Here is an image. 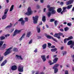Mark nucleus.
Instances as JSON below:
<instances>
[{
    "instance_id": "27",
    "label": "nucleus",
    "mask_w": 74,
    "mask_h": 74,
    "mask_svg": "<svg viewBox=\"0 0 74 74\" xmlns=\"http://www.w3.org/2000/svg\"><path fill=\"white\" fill-rule=\"evenodd\" d=\"M13 51L14 52H17L18 51V49L16 48H14L13 49Z\"/></svg>"
},
{
    "instance_id": "13",
    "label": "nucleus",
    "mask_w": 74,
    "mask_h": 74,
    "mask_svg": "<svg viewBox=\"0 0 74 74\" xmlns=\"http://www.w3.org/2000/svg\"><path fill=\"white\" fill-rule=\"evenodd\" d=\"M74 0H70L67 2L66 5H69V4H71L74 2Z\"/></svg>"
},
{
    "instance_id": "50",
    "label": "nucleus",
    "mask_w": 74,
    "mask_h": 74,
    "mask_svg": "<svg viewBox=\"0 0 74 74\" xmlns=\"http://www.w3.org/2000/svg\"><path fill=\"white\" fill-rule=\"evenodd\" d=\"M67 38H66L65 39H64V43H66V42H67Z\"/></svg>"
},
{
    "instance_id": "25",
    "label": "nucleus",
    "mask_w": 74,
    "mask_h": 74,
    "mask_svg": "<svg viewBox=\"0 0 74 74\" xmlns=\"http://www.w3.org/2000/svg\"><path fill=\"white\" fill-rule=\"evenodd\" d=\"M25 21L24 20L22 21L21 22V25H25Z\"/></svg>"
},
{
    "instance_id": "26",
    "label": "nucleus",
    "mask_w": 74,
    "mask_h": 74,
    "mask_svg": "<svg viewBox=\"0 0 74 74\" xmlns=\"http://www.w3.org/2000/svg\"><path fill=\"white\" fill-rule=\"evenodd\" d=\"M62 53L63 56H64L67 53V52L66 51H64L62 52Z\"/></svg>"
},
{
    "instance_id": "41",
    "label": "nucleus",
    "mask_w": 74,
    "mask_h": 74,
    "mask_svg": "<svg viewBox=\"0 0 74 74\" xmlns=\"http://www.w3.org/2000/svg\"><path fill=\"white\" fill-rule=\"evenodd\" d=\"M67 25L69 26H71V23H68L67 24Z\"/></svg>"
},
{
    "instance_id": "44",
    "label": "nucleus",
    "mask_w": 74,
    "mask_h": 74,
    "mask_svg": "<svg viewBox=\"0 0 74 74\" xmlns=\"http://www.w3.org/2000/svg\"><path fill=\"white\" fill-rule=\"evenodd\" d=\"M48 47H49L50 48V47L51 46V44L50 43H48Z\"/></svg>"
},
{
    "instance_id": "37",
    "label": "nucleus",
    "mask_w": 74,
    "mask_h": 74,
    "mask_svg": "<svg viewBox=\"0 0 74 74\" xmlns=\"http://www.w3.org/2000/svg\"><path fill=\"white\" fill-rule=\"evenodd\" d=\"M69 30V28L68 27H66L64 28V31L65 32L66 31H67Z\"/></svg>"
},
{
    "instance_id": "3",
    "label": "nucleus",
    "mask_w": 74,
    "mask_h": 74,
    "mask_svg": "<svg viewBox=\"0 0 74 74\" xmlns=\"http://www.w3.org/2000/svg\"><path fill=\"white\" fill-rule=\"evenodd\" d=\"M8 8L6 9H5L4 11V13L3 15L2 16V19H5L7 18V12H8L9 10Z\"/></svg>"
},
{
    "instance_id": "53",
    "label": "nucleus",
    "mask_w": 74,
    "mask_h": 74,
    "mask_svg": "<svg viewBox=\"0 0 74 74\" xmlns=\"http://www.w3.org/2000/svg\"><path fill=\"white\" fill-rule=\"evenodd\" d=\"M32 40H31L29 42V44H32Z\"/></svg>"
},
{
    "instance_id": "11",
    "label": "nucleus",
    "mask_w": 74,
    "mask_h": 74,
    "mask_svg": "<svg viewBox=\"0 0 74 74\" xmlns=\"http://www.w3.org/2000/svg\"><path fill=\"white\" fill-rule=\"evenodd\" d=\"M58 58H56L53 60L54 62L52 63V61H49V63L50 65H52V64H54V63H56V62L58 61Z\"/></svg>"
},
{
    "instance_id": "35",
    "label": "nucleus",
    "mask_w": 74,
    "mask_h": 74,
    "mask_svg": "<svg viewBox=\"0 0 74 74\" xmlns=\"http://www.w3.org/2000/svg\"><path fill=\"white\" fill-rule=\"evenodd\" d=\"M0 38H1V40H3L5 39V37L3 36H1Z\"/></svg>"
},
{
    "instance_id": "8",
    "label": "nucleus",
    "mask_w": 74,
    "mask_h": 74,
    "mask_svg": "<svg viewBox=\"0 0 74 74\" xmlns=\"http://www.w3.org/2000/svg\"><path fill=\"white\" fill-rule=\"evenodd\" d=\"M59 66V64H55L54 66L53 67V69H54V73H56L58 71V69L57 68V67Z\"/></svg>"
},
{
    "instance_id": "32",
    "label": "nucleus",
    "mask_w": 74,
    "mask_h": 74,
    "mask_svg": "<svg viewBox=\"0 0 74 74\" xmlns=\"http://www.w3.org/2000/svg\"><path fill=\"white\" fill-rule=\"evenodd\" d=\"M54 25L56 26L58 25V21L56 20L54 21Z\"/></svg>"
},
{
    "instance_id": "5",
    "label": "nucleus",
    "mask_w": 74,
    "mask_h": 74,
    "mask_svg": "<svg viewBox=\"0 0 74 74\" xmlns=\"http://www.w3.org/2000/svg\"><path fill=\"white\" fill-rule=\"evenodd\" d=\"M12 48V47H10L8 49H7L6 51L5 52V53H4L3 55L4 56H7V55H8L9 53H11V49Z\"/></svg>"
},
{
    "instance_id": "51",
    "label": "nucleus",
    "mask_w": 74,
    "mask_h": 74,
    "mask_svg": "<svg viewBox=\"0 0 74 74\" xmlns=\"http://www.w3.org/2000/svg\"><path fill=\"white\" fill-rule=\"evenodd\" d=\"M40 38H41V36H37V38L38 39H40Z\"/></svg>"
},
{
    "instance_id": "49",
    "label": "nucleus",
    "mask_w": 74,
    "mask_h": 74,
    "mask_svg": "<svg viewBox=\"0 0 74 74\" xmlns=\"http://www.w3.org/2000/svg\"><path fill=\"white\" fill-rule=\"evenodd\" d=\"M58 35L59 36H62V35H63V33H58Z\"/></svg>"
},
{
    "instance_id": "62",
    "label": "nucleus",
    "mask_w": 74,
    "mask_h": 74,
    "mask_svg": "<svg viewBox=\"0 0 74 74\" xmlns=\"http://www.w3.org/2000/svg\"><path fill=\"white\" fill-rule=\"evenodd\" d=\"M49 58V55H48L47 56L46 58L47 59H48Z\"/></svg>"
},
{
    "instance_id": "55",
    "label": "nucleus",
    "mask_w": 74,
    "mask_h": 74,
    "mask_svg": "<svg viewBox=\"0 0 74 74\" xmlns=\"http://www.w3.org/2000/svg\"><path fill=\"white\" fill-rule=\"evenodd\" d=\"M42 25V22H40V23H39V25Z\"/></svg>"
},
{
    "instance_id": "2",
    "label": "nucleus",
    "mask_w": 74,
    "mask_h": 74,
    "mask_svg": "<svg viewBox=\"0 0 74 74\" xmlns=\"http://www.w3.org/2000/svg\"><path fill=\"white\" fill-rule=\"evenodd\" d=\"M33 13V11H32V8L31 7H29L27 9V12L25 14V15H26L28 16L32 15Z\"/></svg>"
},
{
    "instance_id": "54",
    "label": "nucleus",
    "mask_w": 74,
    "mask_h": 74,
    "mask_svg": "<svg viewBox=\"0 0 74 74\" xmlns=\"http://www.w3.org/2000/svg\"><path fill=\"white\" fill-rule=\"evenodd\" d=\"M45 0H40V2L41 3H44V1Z\"/></svg>"
},
{
    "instance_id": "57",
    "label": "nucleus",
    "mask_w": 74,
    "mask_h": 74,
    "mask_svg": "<svg viewBox=\"0 0 74 74\" xmlns=\"http://www.w3.org/2000/svg\"><path fill=\"white\" fill-rule=\"evenodd\" d=\"M60 31H61V32H63V31H64V30L63 29H60Z\"/></svg>"
},
{
    "instance_id": "30",
    "label": "nucleus",
    "mask_w": 74,
    "mask_h": 74,
    "mask_svg": "<svg viewBox=\"0 0 74 74\" xmlns=\"http://www.w3.org/2000/svg\"><path fill=\"white\" fill-rule=\"evenodd\" d=\"M62 11V9L61 8H59L57 9V12H60Z\"/></svg>"
},
{
    "instance_id": "39",
    "label": "nucleus",
    "mask_w": 74,
    "mask_h": 74,
    "mask_svg": "<svg viewBox=\"0 0 74 74\" xmlns=\"http://www.w3.org/2000/svg\"><path fill=\"white\" fill-rule=\"evenodd\" d=\"M22 21H23V18H20L18 20V21H19V22H22Z\"/></svg>"
},
{
    "instance_id": "22",
    "label": "nucleus",
    "mask_w": 74,
    "mask_h": 74,
    "mask_svg": "<svg viewBox=\"0 0 74 74\" xmlns=\"http://www.w3.org/2000/svg\"><path fill=\"white\" fill-rule=\"evenodd\" d=\"M14 5H11V7H10V12L12 11V10H13L14 9Z\"/></svg>"
},
{
    "instance_id": "6",
    "label": "nucleus",
    "mask_w": 74,
    "mask_h": 74,
    "mask_svg": "<svg viewBox=\"0 0 74 74\" xmlns=\"http://www.w3.org/2000/svg\"><path fill=\"white\" fill-rule=\"evenodd\" d=\"M32 18L34 21V24H37V21H38V16H36L35 17H33Z\"/></svg>"
},
{
    "instance_id": "16",
    "label": "nucleus",
    "mask_w": 74,
    "mask_h": 74,
    "mask_svg": "<svg viewBox=\"0 0 74 74\" xmlns=\"http://www.w3.org/2000/svg\"><path fill=\"white\" fill-rule=\"evenodd\" d=\"M16 57L17 59H20V60H23V58H22V57L21 56H19L18 55H16Z\"/></svg>"
},
{
    "instance_id": "47",
    "label": "nucleus",
    "mask_w": 74,
    "mask_h": 74,
    "mask_svg": "<svg viewBox=\"0 0 74 74\" xmlns=\"http://www.w3.org/2000/svg\"><path fill=\"white\" fill-rule=\"evenodd\" d=\"M65 74H69L68 71H65Z\"/></svg>"
},
{
    "instance_id": "15",
    "label": "nucleus",
    "mask_w": 74,
    "mask_h": 74,
    "mask_svg": "<svg viewBox=\"0 0 74 74\" xmlns=\"http://www.w3.org/2000/svg\"><path fill=\"white\" fill-rule=\"evenodd\" d=\"M32 32L30 31L28 32L27 34V37H29L31 35H32Z\"/></svg>"
},
{
    "instance_id": "61",
    "label": "nucleus",
    "mask_w": 74,
    "mask_h": 74,
    "mask_svg": "<svg viewBox=\"0 0 74 74\" xmlns=\"http://www.w3.org/2000/svg\"><path fill=\"white\" fill-rule=\"evenodd\" d=\"M17 24H18V22H16V23H15L14 24V26H15L16 25H17Z\"/></svg>"
},
{
    "instance_id": "58",
    "label": "nucleus",
    "mask_w": 74,
    "mask_h": 74,
    "mask_svg": "<svg viewBox=\"0 0 74 74\" xmlns=\"http://www.w3.org/2000/svg\"><path fill=\"white\" fill-rule=\"evenodd\" d=\"M66 67H70V65H66Z\"/></svg>"
},
{
    "instance_id": "34",
    "label": "nucleus",
    "mask_w": 74,
    "mask_h": 74,
    "mask_svg": "<svg viewBox=\"0 0 74 74\" xmlns=\"http://www.w3.org/2000/svg\"><path fill=\"white\" fill-rule=\"evenodd\" d=\"M58 36H59V34H55L54 35V37H57Z\"/></svg>"
},
{
    "instance_id": "36",
    "label": "nucleus",
    "mask_w": 74,
    "mask_h": 74,
    "mask_svg": "<svg viewBox=\"0 0 74 74\" xmlns=\"http://www.w3.org/2000/svg\"><path fill=\"white\" fill-rule=\"evenodd\" d=\"M53 37H52V36L48 35V36H47V38H49V39H52Z\"/></svg>"
},
{
    "instance_id": "59",
    "label": "nucleus",
    "mask_w": 74,
    "mask_h": 74,
    "mask_svg": "<svg viewBox=\"0 0 74 74\" xmlns=\"http://www.w3.org/2000/svg\"><path fill=\"white\" fill-rule=\"evenodd\" d=\"M60 5H62L63 4V2H61L60 3Z\"/></svg>"
},
{
    "instance_id": "63",
    "label": "nucleus",
    "mask_w": 74,
    "mask_h": 74,
    "mask_svg": "<svg viewBox=\"0 0 74 74\" xmlns=\"http://www.w3.org/2000/svg\"><path fill=\"white\" fill-rule=\"evenodd\" d=\"M72 57L73 59H74V54L72 56Z\"/></svg>"
},
{
    "instance_id": "18",
    "label": "nucleus",
    "mask_w": 74,
    "mask_h": 74,
    "mask_svg": "<svg viewBox=\"0 0 74 74\" xmlns=\"http://www.w3.org/2000/svg\"><path fill=\"white\" fill-rule=\"evenodd\" d=\"M6 46H7V45L5 44H4L3 45L2 47L0 49L1 50H3V49H5L6 48Z\"/></svg>"
},
{
    "instance_id": "42",
    "label": "nucleus",
    "mask_w": 74,
    "mask_h": 74,
    "mask_svg": "<svg viewBox=\"0 0 74 74\" xmlns=\"http://www.w3.org/2000/svg\"><path fill=\"white\" fill-rule=\"evenodd\" d=\"M35 74H39L38 72H37ZM40 74H44V73L43 72H42L40 73Z\"/></svg>"
},
{
    "instance_id": "21",
    "label": "nucleus",
    "mask_w": 74,
    "mask_h": 74,
    "mask_svg": "<svg viewBox=\"0 0 74 74\" xmlns=\"http://www.w3.org/2000/svg\"><path fill=\"white\" fill-rule=\"evenodd\" d=\"M42 20L43 22H45V21H46V18H45V16H42Z\"/></svg>"
},
{
    "instance_id": "31",
    "label": "nucleus",
    "mask_w": 74,
    "mask_h": 74,
    "mask_svg": "<svg viewBox=\"0 0 74 74\" xmlns=\"http://www.w3.org/2000/svg\"><path fill=\"white\" fill-rule=\"evenodd\" d=\"M0 40H1V38L0 37ZM3 41H0V47L3 45Z\"/></svg>"
},
{
    "instance_id": "9",
    "label": "nucleus",
    "mask_w": 74,
    "mask_h": 74,
    "mask_svg": "<svg viewBox=\"0 0 74 74\" xmlns=\"http://www.w3.org/2000/svg\"><path fill=\"white\" fill-rule=\"evenodd\" d=\"M67 45H71L70 47L71 48H73V47H74V41H73L72 40H70L67 43Z\"/></svg>"
},
{
    "instance_id": "17",
    "label": "nucleus",
    "mask_w": 74,
    "mask_h": 74,
    "mask_svg": "<svg viewBox=\"0 0 74 74\" xmlns=\"http://www.w3.org/2000/svg\"><path fill=\"white\" fill-rule=\"evenodd\" d=\"M7 60H4L2 63L1 64V66H4L5 64H6V63H7Z\"/></svg>"
},
{
    "instance_id": "19",
    "label": "nucleus",
    "mask_w": 74,
    "mask_h": 74,
    "mask_svg": "<svg viewBox=\"0 0 74 74\" xmlns=\"http://www.w3.org/2000/svg\"><path fill=\"white\" fill-rule=\"evenodd\" d=\"M40 29L41 28H40V27L39 26H38L37 27V29L38 33H40Z\"/></svg>"
},
{
    "instance_id": "33",
    "label": "nucleus",
    "mask_w": 74,
    "mask_h": 74,
    "mask_svg": "<svg viewBox=\"0 0 74 74\" xmlns=\"http://www.w3.org/2000/svg\"><path fill=\"white\" fill-rule=\"evenodd\" d=\"M24 19L25 20V22H28V21L29 20V18L27 17H25L24 18Z\"/></svg>"
},
{
    "instance_id": "1",
    "label": "nucleus",
    "mask_w": 74,
    "mask_h": 74,
    "mask_svg": "<svg viewBox=\"0 0 74 74\" xmlns=\"http://www.w3.org/2000/svg\"><path fill=\"white\" fill-rule=\"evenodd\" d=\"M55 9V7H51L49 9V12L47 13V15L48 18H50L51 14H56V10H54Z\"/></svg>"
},
{
    "instance_id": "52",
    "label": "nucleus",
    "mask_w": 74,
    "mask_h": 74,
    "mask_svg": "<svg viewBox=\"0 0 74 74\" xmlns=\"http://www.w3.org/2000/svg\"><path fill=\"white\" fill-rule=\"evenodd\" d=\"M3 60V57H1L0 55V61H1Z\"/></svg>"
},
{
    "instance_id": "28",
    "label": "nucleus",
    "mask_w": 74,
    "mask_h": 74,
    "mask_svg": "<svg viewBox=\"0 0 74 74\" xmlns=\"http://www.w3.org/2000/svg\"><path fill=\"white\" fill-rule=\"evenodd\" d=\"M73 36H71L69 37L68 38H66V39H67V40H71V39H73Z\"/></svg>"
},
{
    "instance_id": "64",
    "label": "nucleus",
    "mask_w": 74,
    "mask_h": 74,
    "mask_svg": "<svg viewBox=\"0 0 74 74\" xmlns=\"http://www.w3.org/2000/svg\"><path fill=\"white\" fill-rule=\"evenodd\" d=\"M51 48H55V46H52L51 47Z\"/></svg>"
},
{
    "instance_id": "45",
    "label": "nucleus",
    "mask_w": 74,
    "mask_h": 74,
    "mask_svg": "<svg viewBox=\"0 0 74 74\" xmlns=\"http://www.w3.org/2000/svg\"><path fill=\"white\" fill-rule=\"evenodd\" d=\"M10 34H7L5 35V37H9L10 36Z\"/></svg>"
},
{
    "instance_id": "23",
    "label": "nucleus",
    "mask_w": 74,
    "mask_h": 74,
    "mask_svg": "<svg viewBox=\"0 0 74 74\" xmlns=\"http://www.w3.org/2000/svg\"><path fill=\"white\" fill-rule=\"evenodd\" d=\"M10 25H8L5 28V29H8V28H10L12 27V24L11 23H10Z\"/></svg>"
},
{
    "instance_id": "10",
    "label": "nucleus",
    "mask_w": 74,
    "mask_h": 74,
    "mask_svg": "<svg viewBox=\"0 0 74 74\" xmlns=\"http://www.w3.org/2000/svg\"><path fill=\"white\" fill-rule=\"evenodd\" d=\"M21 30H22V29H21L20 30H18V29H15L14 32V34H13V37L15 36L18 33H20V32H21Z\"/></svg>"
},
{
    "instance_id": "4",
    "label": "nucleus",
    "mask_w": 74,
    "mask_h": 74,
    "mask_svg": "<svg viewBox=\"0 0 74 74\" xmlns=\"http://www.w3.org/2000/svg\"><path fill=\"white\" fill-rule=\"evenodd\" d=\"M23 66L21 64L18 65V71L19 72L22 73L23 72Z\"/></svg>"
},
{
    "instance_id": "56",
    "label": "nucleus",
    "mask_w": 74,
    "mask_h": 74,
    "mask_svg": "<svg viewBox=\"0 0 74 74\" xmlns=\"http://www.w3.org/2000/svg\"><path fill=\"white\" fill-rule=\"evenodd\" d=\"M36 7L37 8H40V5H37L36 6Z\"/></svg>"
},
{
    "instance_id": "29",
    "label": "nucleus",
    "mask_w": 74,
    "mask_h": 74,
    "mask_svg": "<svg viewBox=\"0 0 74 74\" xmlns=\"http://www.w3.org/2000/svg\"><path fill=\"white\" fill-rule=\"evenodd\" d=\"M56 50H57L56 48H55L53 49H51V52H55V51H56Z\"/></svg>"
},
{
    "instance_id": "43",
    "label": "nucleus",
    "mask_w": 74,
    "mask_h": 74,
    "mask_svg": "<svg viewBox=\"0 0 74 74\" xmlns=\"http://www.w3.org/2000/svg\"><path fill=\"white\" fill-rule=\"evenodd\" d=\"M52 40H53V41H55V42H58V41H57V40L53 38H52V39H51Z\"/></svg>"
},
{
    "instance_id": "7",
    "label": "nucleus",
    "mask_w": 74,
    "mask_h": 74,
    "mask_svg": "<svg viewBox=\"0 0 74 74\" xmlns=\"http://www.w3.org/2000/svg\"><path fill=\"white\" fill-rule=\"evenodd\" d=\"M72 7V5H69L67 6V7H64L63 8V12H67V10H66V8L68 9V10H69V9H70Z\"/></svg>"
},
{
    "instance_id": "60",
    "label": "nucleus",
    "mask_w": 74,
    "mask_h": 74,
    "mask_svg": "<svg viewBox=\"0 0 74 74\" xmlns=\"http://www.w3.org/2000/svg\"><path fill=\"white\" fill-rule=\"evenodd\" d=\"M45 36H46V37H47L48 36V34H45Z\"/></svg>"
},
{
    "instance_id": "40",
    "label": "nucleus",
    "mask_w": 74,
    "mask_h": 74,
    "mask_svg": "<svg viewBox=\"0 0 74 74\" xmlns=\"http://www.w3.org/2000/svg\"><path fill=\"white\" fill-rule=\"evenodd\" d=\"M15 30L14 28H12V29H11L10 30V33H12L14 30Z\"/></svg>"
},
{
    "instance_id": "46",
    "label": "nucleus",
    "mask_w": 74,
    "mask_h": 74,
    "mask_svg": "<svg viewBox=\"0 0 74 74\" xmlns=\"http://www.w3.org/2000/svg\"><path fill=\"white\" fill-rule=\"evenodd\" d=\"M47 7L48 8V11H49V9L51 8V7H50V5H48L47 6Z\"/></svg>"
},
{
    "instance_id": "20",
    "label": "nucleus",
    "mask_w": 74,
    "mask_h": 74,
    "mask_svg": "<svg viewBox=\"0 0 74 74\" xmlns=\"http://www.w3.org/2000/svg\"><path fill=\"white\" fill-rule=\"evenodd\" d=\"M25 34H24L21 37V38L19 39V40L20 41H21L22 40V39L23 38L25 37Z\"/></svg>"
},
{
    "instance_id": "14",
    "label": "nucleus",
    "mask_w": 74,
    "mask_h": 74,
    "mask_svg": "<svg viewBox=\"0 0 74 74\" xmlns=\"http://www.w3.org/2000/svg\"><path fill=\"white\" fill-rule=\"evenodd\" d=\"M43 62H45L46 60V58H45V55H42L41 56Z\"/></svg>"
},
{
    "instance_id": "12",
    "label": "nucleus",
    "mask_w": 74,
    "mask_h": 74,
    "mask_svg": "<svg viewBox=\"0 0 74 74\" xmlns=\"http://www.w3.org/2000/svg\"><path fill=\"white\" fill-rule=\"evenodd\" d=\"M17 69V66L16 65H13L11 67V70L13 71H15Z\"/></svg>"
},
{
    "instance_id": "38",
    "label": "nucleus",
    "mask_w": 74,
    "mask_h": 74,
    "mask_svg": "<svg viewBox=\"0 0 74 74\" xmlns=\"http://www.w3.org/2000/svg\"><path fill=\"white\" fill-rule=\"evenodd\" d=\"M55 21V20L53 18H52L50 20V22H53L54 21Z\"/></svg>"
},
{
    "instance_id": "24",
    "label": "nucleus",
    "mask_w": 74,
    "mask_h": 74,
    "mask_svg": "<svg viewBox=\"0 0 74 74\" xmlns=\"http://www.w3.org/2000/svg\"><path fill=\"white\" fill-rule=\"evenodd\" d=\"M42 47L43 49H45L47 47V44H45L44 45H43L42 46Z\"/></svg>"
},
{
    "instance_id": "48",
    "label": "nucleus",
    "mask_w": 74,
    "mask_h": 74,
    "mask_svg": "<svg viewBox=\"0 0 74 74\" xmlns=\"http://www.w3.org/2000/svg\"><path fill=\"white\" fill-rule=\"evenodd\" d=\"M34 52L35 53H36V52H37V49H35L34 51Z\"/></svg>"
}]
</instances>
